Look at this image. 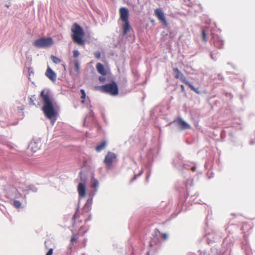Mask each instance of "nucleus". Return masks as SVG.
<instances>
[{"label":"nucleus","instance_id":"f257e3e1","mask_svg":"<svg viewBox=\"0 0 255 255\" xmlns=\"http://www.w3.org/2000/svg\"><path fill=\"white\" fill-rule=\"evenodd\" d=\"M40 97L43 102L42 111L48 119H52L56 116L54 109V100L49 90H43L40 92Z\"/></svg>","mask_w":255,"mask_h":255},{"label":"nucleus","instance_id":"f03ea898","mask_svg":"<svg viewBox=\"0 0 255 255\" xmlns=\"http://www.w3.org/2000/svg\"><path fill=\"white\" fill-rule=\"evenodd\" d=\"M71 30L72 33L71 37L73 41L78 45H84L85 33L83 28L78 24L75 23L72 25Z\"/></svg>","mask_w":255,"mask_h":255},{"label":"nucleus","instance_id":"7ed1b4c3","mask_svg":"<svg viewBox=\"0 0 255 255\" xmlns=\"http://www.w3.org/2000/svg\"><path fill=\"white\" fill-rule=\"evenodd\" d=\"M96 89L102 92L109 94L112 96H116L119 93L118 85L114 81L97 87Z\"/></svg>","mask_w":255,"mask_h":255},{"label":"nucleus","instance_id":"20e7f679","mask_svg":"<svg viewBox=\"0 0 255 255\" xmlns=\"http://www.w3.org/2000/svg\"><path fill=\"white\" fill-rule=\"evenodd\" d=\"M173 71L174 73H175V77L176 79H180V80L186 85H187L192 90L195 92L196 93L199 94H200V91L199 90L198 88L194 87L193 85L188 82L185 77L184 76L183 74L181 72V71L177 68H174L173 69Z\"/></svg>","mask_w":255,"mask_h":255},{"label":"nucleus","instance_id":"39448f33","mask_svg":"<svg viewBox=\"0 0 255 255\" xmlns=\"http://www.w3.org/2000/svg\"><path fill=\"white\" fill-rule=\"evenodd\" d=\"M33 45L38 48L50 47L53 44L51 37H44L36 39L33 42Z\"/></svg>","mask_w":255,"mask_h":255},{"label":"nucleus","instance_id":"423d86ee","mask_svg":"<svg viewBox=\"0 0 255 255\" xmlns=\"http://www.w3.org/2000/svg\"><path fill=\"white\" fill-rule=\"evenodd\" d=\"M117 161V155L115 153L108 151L105 156L104 163L105 164L106 168L110 169L113 167V163Z\"/></svg>","mask_w":255,"mask_h":255},{"label":"nucleus","instance_id":"0eeeda50","mask_svg":"<svg viewBox=\"0 0 255 255\" xmlns=\"http://www.w3.org/2000/svg\"><path fill=\"white\" fill-rule=\"evenodd\" d=\"M120 19L123 22L128 21L129 11L126 7H121L119 10Z\"/></svg>","mask_w":255,"mask_h":255},{"label":"nucleus","instance_id":"6e6552de","mask_svg":"<svg viewBox=\"0 0 255 255\" xmlns=\"http://www.w3.org/2000/svg\"><path fill=\"white\" fill-rule=\"evenodd\" d=\"M155 15L157 18L165 25H167L166 18L165 17L163 12L160 8H156L154 11Z\"/></svg>","mask_w":255,"mask_h":255},{"label":"nucleus","instance_id":"1a4fd4ad","mask_svg":"<svg viewBox=\"0 0 255 255\" xmlns=\"http://www.w3.org/2000/svg\"><path fill=\"white\" fill-rule=\"evenodd\" d=\"M45 75L52 82L56 81V74L49 67H48L46 71Z\"/></svg>","mask_w":255,"mask_h":255},{"label":"nucleus","instance_id":"9d476101","mask_svg":"<svg viewBox=\"0 0 255 255\" xmlns=\"http://www.w3.org/2000/svg\"><path fill=\"white\" fill-rule=\"evenodd\" d=\"M78 192L80 197L83 198L86 195V187L84 184L80 183L78 186Z\"/></svg>","mask_w":255,"mask_h":255},{"label":"nucleus","instance_id":"9b49d317","mask_svg":"<svg viewBox=\"0 0 255 255\" xmlns=\"http://www.w3.org/2000/svg\"><path fill=\"white\" fill-rule=\"evenodd\" d=\"M176 122L182 129H188L190 128V125L181 118L177 119Z\"/></svg>","mask_w":255,"mask_h":255},{"label":"nucleus","instance_id":"f8f14e48","mask_svg":"<svg viewBox=\"0 0 255 255\" xmlns=\"http://www.w3.org/2000/svg\"><path fill=\"white\" fill-rule=\"evenodd\" d=\"M96 69L98 72L103 76L107 75V72L106 70L105 69L104 66L101 63H98L96 65Z\"/></svg>","mask_w":255,"mask_h":255},{"label":"nucleus","instance_id":"ddd939ff","mask_svg":"<svg viewBox=\"0 0 255 255\" xmlns=\"http://www.w3.org/2000/svg\"><path fill=\"white\" fill-rule=\"evenodd\" d=\"M123 22H124V24H123V34H124V35H126L129 31V29L130 28V26L129 25L128 21H124Z\"/></svg>","mask_w":255,"mask_h":255},{"label":"nucleus","instance_id":"4468645a","mask_svg":"<svg viewBox=\"0 0 255 255\" xmlns=\"http://www.w3.org/2000/svg\"><path fill=\"white\" fill-rule=\"evenodd\" d=\"M29 148L31 150V151L35 152L39 148V146L38 145L36 142L33 141L31 142L29 144Z\"/></svg>","mask_w":255,"mask_h":255},{"label":"nucleus","instance_id":"2eb2a0df","mask_svg":"<svg viewBox=\"0 0 255 255\" xmlns=\"http://www.w3.org/2000/svg\"><path fill=\"white\" fill-rule=\"evenodd\" d=\"M106 144H107L106 141H103L101 143H100L99 145H98L96 147V148H95L97 152H100L101 151H102L103 149H104L106 147Z\"/></svg>","mask_w":255,"mask_h":255},{"label":"nucleus","instance_id":"dca6fc26","mask_svg":"<svg viewBox=\"0 0 255 255\" xmlns=\"http://www.w3.org/2000/svg\"><path fill=\"white\" fill-rule=\"evenodd\" d=\"M214 45L216 48L218 49H221L223 47L224 43L222 40H221L219 39H217L216 40H214Z\"/></svg>","mask_w":255,"mask_h":255},{"label":"nucleus","instance_id":"f3484780","mask_svg":"<svg viewBox=\"0 0 255 255\" xmlns=\"http://www.w3.org/2000/svg\"><path fill=\"white\" fill-rule=\"evenodd\" d=\"M91 210V205L89 204L88 203H87L84 208H83V214L84 215L85 213H87L88 214L89 212Z\"/></svg>","mask_w":255,"mask_h":255},{"label":"nucleus","instance_id":"a211bd4d","mask_svg":"<svg viewBox=\"0 0 255 255\" xmlns=\"http://www.w3.org/2000/svg\"><path fill=\"white\" fill-rule=\"evenodd\" d=\"M99 185V182L96 179H93L92 180V187L95 189V191H97V189Z\"/></svg>","mask_w":255,"mask_h":255},{"label":"nucleus","instance_id":"6ab92c4d","mask_svg":"<svg viewBox=\"0 0 255 255\" xmlns=\"http://www.w3.org/2000/svg\"><path fill=\"white\" fill-rule=\"evenodd\" d=\"M74 63L75 70L77 72H79V71L80 70V63H79V61L77 60H74Z\"/></svg>","mask_w":255,"mask_h":255},{"label":"nucleus","instance_id":"aec40b11","mask_svg":"<svg viewBox=\"0 0 255 255\" xmlns=\"http://www.w3.org/2000/svg\"><path fill=\"white\" fill-rule=\"evenodd\" d=\"M51 59L52 61L55 64H58L61 62V60L59 58L54 55L51 56Z\"/></svg>","mask_w":255,"mask_h":255},{"label":"nucleus","instance_id":"412c9836","mask_svg":"<svg viewBox=\"0 0 255 255\" xmlns=\"http://www.w3.org/2000/svg\"><path fill=\"white\" fill-rule=\"evenodd\" d=\"M80 92L81 93V98L82 100V103H84V100L85 99V98H86V93H85V92L84 90H83V89H81L80 90Z\"/></svg>","mask_w":255,"mask_h":255},{"label":"nucleus","instance_id":"4be33fe9","mask_svg":"<svg viewBox=\"0 0 255 255\" xmlns=\"http://www.w3.org/2000/svg\"><path fill=\"white\" fill-rule=\"evenodd\" d=\"M202 38L204 41L206 42L207 41V35L204 30H202Z\"/></svg>","mask_w":255,"mask_h":255},{"label":"nucleus","instance_id":"5701e85b","mask_svg":"<svg viewBox=\"0 0 255 255\" xmlns=\"http://www.w3.org/2000/svg\"><path fill=\"white\" fill-rule=\"evenodd\" d=\"M13 205L17 208H19L21 207V203L19 201L15 200L13 202Z\"/></svg>","mask_w":255,"mask_h":255},{"label":"nucleus","instance_id":"b1692460","mask_svg":"<svg viewBox=\"0 0 255 255\" xmlns=\"http://www.w3.org/2000/svg\"><path fill=\"white\" fill-rule=\"evenodd\" d=\"M94 56L97 59H100L101 57V52L99 51H97L94 52Z\"/></svg>","mask_w":255,"mask_h":255},{"label":"nucleus","instance_id":"393cba45","mask_svg":"<svg viewBox=\"0 0 255 255\" xmlns=\"http://www.w3.org/2000/svg\"><path fill=\"white\" fill-rule=\"evenodd\" d=\"M77 236L76 235H73L71 238V242L73 243L77 240Z\"/></svg>","mask_w":255,"mask_h":255},{"label":"nucleus","instance_id":"a878e982","mask_svg":"<svg viewBox=\"0 0 255 255\" xmlns=\"http://www.w3.org/2000/svg\"><path fill=\"white\" fill-rule=\"evenodd\" d=\"M73 56L74 57H78L79 55V52L78 50H74L73 52Z\"/></svg>","mask_w":255,"mask_h":255},{"label":"nucleus","instance_id":"bb28decb","mask_svg":"<svg viewBox=\"0 0 255 255\" xmlns=\"http://www.w3.org/2000/svg\"><path fill=\"white\" fill-rule=\"evenodd\" d=\"M34 97H35V96H32L29 99V103L30 105H35V103H34V100H33V98H34Z\"/></svg>","mask_w":255,"mask_h":255},{"label":"nucleus","instance_id":"cd10ccee","mask_svg":"<svg viewBox=\"0 0 255 255\" xmlns=\"http://www.w3.org/2000/svg\"><path fill=\"white\" fill-rule=\"evenodd\" d=\"M78 217H79V213H78V211L77 210L76 213H75L74 216L73 217V220H76V218H77Z\"/></svg>","mask_w":255,"mask_h":255},{"label":"nucleus","instance_id":"c85d7f7f","mask_svg":"<svg viewBox=\"0 0 255 255\" xmlns=\"http://www.w3.org/2000/svg\"><path fill=\"white\" fill-rule=\"evenodd\" d=\"M161 237L163 240H165L168 238V235L165 233L162 234V235H161Z\"/></svg>","mask_w":255,"mask_h":255},{"label":"nucleus","instance_id":"c756f323","mask_svg":"<svg viewBox=\"0 0 255 255\" xmlns=\"http://www.w3.org/2000/svg\"><path fill=\"white\" fill-rule=\"evenodd\" d=\"M99 81H100L101 82L103 83V82H104L105 81L106 79H105V78H104V77H103L100 76V77H99Z\"/></svg>","mask_w":255,"mask_h":255},{"label":"nucleus","instance_id":"7c9ffc66","mask_svg":"<svg viewBox=\"0 0 255 255\" xmlns=\"http://www.w3.org/2000/svg\"><path fill=\"white\" fill-rule=\"evenodd\" d=\"M53 254V249H50L48 252L47 253L46 255H52Z\"/></svg>","mask_w":255,"mask_h":255},{"label":"nucleus","instance_id":"2f4dec72","mask_svg":"<svg viewBox=\"0 0 255 255\" xmlns=\"http://www.w3.org/2000/svg\"><path fill=\"white\" fill-rule=\"evenodd\" d=\"M213 55H214V54L213 53V52H211L210 54L211 57L212 59L216 60L217 59V57H216V56L213 57Z\"/></svg>","mask_w":255,"mask_h":255},{"label":"nucleus","instance_id":"473e14b6","mask_svg":"<svg viewBox=\"0 0 255 255\" xmlns=\"http://www.w3.org/2000/svg\"><path fill=\"white\" fill-rule=\"evenodd\" d=\"M181 88L182 89V91H183L184 90V87L183 85H181Z\"/></svg>","mask_w":255,"mask_h":255},{"label":"nucleus","instance_id":"72a5a7b5","mask_svg":"<svg viewBox=\"0 0 255 255\" xmlns=\"http://www.w3.org/2000/svg\"><path fill=\"white\" fill-rule=\"evenodd\" d=\"M195 169H196V167H193L192 168V171H194L195 170Z\"/></svg>","mask_w":255,"mask_h":255},{"label":"nucleus","instance_id":"f704fd0d","mask_svg":"<svg viewBox=\"0 0 255 255\" xmlns=\"http://www.w3.org/2000/svg\"><path fill=\"white\" fill-rule=\"evenodd\" d=\"M147 255H149V254H147Z\"/></svg>","mask_w":255,"mask_h":255}]
</instances>
